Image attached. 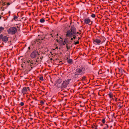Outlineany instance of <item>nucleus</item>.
<instances>
[{
  "label": "nucleus",
  "instance_id": "f257e3e1",
  "mask_svg": "<svg viewBox=\"0 0 129 129\" xmlns=\"http://www.w3.org/2000/svg\"><path fill=\"white\" fill-rule=\"evenodd\" d=\"M76 35V28L72 26L70 29L67 31L66 36L67 37L72 38L73 36H75Z\"/></svg>",
  "mask_w": 129,
  "mask_h": 129
},
{
  "label": "nucleus",
  "instance_id": "f03ea898",
  "mask_svg": "<svg viewBox=\"0 0 129 129\" xmlns=\"http://www.w3.org/2000/svg\"><path fill=\"white\" fill-rule=\"evenodd\" d=\"M105 38L103 37H99L96 38L93 40L94 44L96 45H100L103 43L105 41Z\"/></svg>",
  "mask_w": 129,
  "mask_h": 129
},
{
  "label": "nucleus",
  "instance_id": "7ed1b4c3",
  "mask_svg": "<svg viewBox=\"0 0 129 129\" xmlns=\"http://www.w3.org/2000/svg\"><path fill=\"white\" fill-rule=\"evenodd\" d=\"M17 30V28L13 27H10L8 30V33L9 34L13 35L15 34Z\"/></svg>",
  "mask_w": 129,
  "mask_h": 129
},
{
  "label": "nucleus",
  "instance_id": "20e7f679",
  "mask_svg": "<svg viewBox=\"0 0 129 129\" xmlns=\"http://www.w3.org/2000/svg\"><path fill=\"white\" fill-rule=\"evenodd\" d=\"M63 74V73H60L59 78L57 79L55 82V85L58 87H60V83L62 81L61 78L60 76H61V77H62V75Z\"/></svg>",
  "mask_w": 129,
  "mask_h": 129
},
{
  "label": "nucleus",
  "instance_id": "39448f33",
  "mask_svg": "<svg viewBox=\"0 0 129 129\" xmlns=\"http://www.w3.org/2000/svg\"><path fill=\"white\" fill-rule=\"evenodd\" d=\"M27 62L28 64H29V66L31 67V68H33L32 66H35L36 64H37L38 61L37 60L34 61H30L29 60Z\"/></svg>",
  "mask_w": 129,
  "mask_h": 129
},
{
  "label": "nucleus",
  "instance_id": "423d86ee",
  "mask_svg": "<svg viewBox=\"0 0 129 129\" xmlns=\"http://www.w3.org/2000/svg\"><path fill=\"white\" fill-rule=\"evenodd\" d=\"M39 55L38 51L36 50H34L31 53L30 55V56L32 58H35L38 55Z\"/></svg>",
  "mask_w": 129,
  "mask_h": 129
},
{
  "label": "nucleus",
  "instance_id": "0eeeda50",
  "mask_svg": "<svg viewBox=\"0 0 129 129\" xmlns=\"http://www.w3.org/2000/svg\"><path fill=\"white\" fill-rule=\"evenodd\" d=\"M70 80L68 79L67 80L64 81L63 83L61 84L62 86L64 87H66L69 84Z\"/></svg>",
  "mask_w": 129,
  "mask_h": 129
},
{
  "label": "nucleus",
  "instance_id": "6e6552de",
  "mask_svg": "<svg viewBox=\"0 0 129 129\" xmlns=\"http://www.w3.org/2000/svg\"><path fill=\"white\" fill-rule=\"evenodd\" d=\"M62 44L63 45H64L65 44H66V45L67 44H69L70 42V41L68 38H66L64 39V41H62Z\"/></svg>",
  "mask_w": 129,
  "mask_h": 129
},
{
  "label": "nucleus",
  "instance_id": "1a4fd4ad",
  "mask_svg": "<svg viewBox=\"0 0 129 129\" xmlns=\"http://www.w3.org/2000/svg\"><path fill=\"white\" fill-rule=\"evenodd\" d=\"M29 87H23V88L22 92L24 94H25L26 93L28 90H29Z\"/></svg>",
  "mask_w": 129,
  "mask_h": 129
},
{
  "label": "nucleus",
  "instance_id": "9d476101",
  "mask_svg": "<svg viewBox=\"0 0 129 129\" xmlns=\"http://www.w3.org/2000/svg\"><path fill=\"white\" fill-rule=\"evenodd\" d=\"M8 37L7 36H3L2 40V41L5 43H6L8 41Z\"/></svg>",
  "mask_w": 129,
  "mask_h": 129
},
{
  "label": "nucleus",
  "instance_id": "9b49d317",
  "mask_svg": "<svg viewBox=\"0 0 129 129\" xmlns=\"http://www.w3.org/2000/svg\"><path fill=\"white\" fill-rule=\"evenodd\" d=\"M84 22L86 24H88L91 22L90 19L89 18L85 19L84 20Z\"/></svg>",
  "mask_w": 129,
  "mask_h": 129
},
{
  "label": "nucleus",
  "instance_id": "f8f14e48",
  "mask_svg": "<svg viewBox=\"0 0 129 129\" xmlns=\"http://www.w3.org/2000/svg\"><path fill=\"white\" fill-rule=\"evenodd\" d=\"M73 60L71 59H69L67 61L68 63L69 64H72L73 62Z\"/></svg>",
  "mask_w": 129,
  "mask_h": 129
},
{
  "label": "nucleus",
  "instance_id": "ddd939ff",
  "mask_svg": "<svg viewBox=\"0 0 129 129\" xmlns=\"http://www.w3.org/2000/svg\"><path fill=\"white\" fill-rule=\"evenodd\" d=\"M45 20L44 19L42 18L40 20V21L41 22L43 23L45 22Z\"/></svg>",
  "mask_w": 129,
  "mask_h": 129
},
{
  "label": "nucleus",
  "instance_id": "4468645a",
  "mask_svg": "<svg viewBox=\"0 0 129 129\" xmlns=\"http://www.w3.org/2000/svg\"><path fill=\"white\" fill-rule=\"evenodd\" d=\"M4 29V27L2 26H0V32H2Z\"/></svg>",
  "mask_w": 129,
  "mask_h": 129
},
{
  "label": "nucleus",
  "instance_id": "2eb2a0df",
  "mask_svg": "<svg viewBox=\"0 0 129 129\" xmlns=\"http://www.w3.org/2000/svg\"><path fill=\"white\" fill-rule=\"evenodd\" d=\"M82 68H80L78 69H77V72L78 73H81L82 72Z\"/></svg>",
  "mask_w": 129,
  "mask_h": 129
},
{
  "label": "nucleus",
  "instance_id": "dca6fc26",
  "mask_svg": "<svg viewBox=\"0 0 129 129\" xmlns=\"http://www.w3.org/2000/svg\"><path fill=\"white\" fill-rule=\"evenodd\" d=\"M35 43H36V42H39L40 43H41V40L40 39H36V41H35Z\"/></svg>",
  "mask_w": 129,
  "mask_h": 129
},
{
  "label": "nucleus",
  "instance_id": "f3484780",
  "mask_svg": "<svg viewBox=\"0 0 129 129\" xmlns=\"http://www.w3.org/2000/svg\"><path fill=\"white\" fill-rule=\"evenodd\" d=\"M109 95L110 98H111L112 97V95L111 93H109Z\"/></svg>",
  "mask_w": 129,
  "mask_h": 129
},
{
  "label": "nucleus",
  "instance_id": "a211bd4d",
  "mask_svg": "<svg viewBox=\"0 0 129 129\" xmlns=\"http://www.w3.org/2000/svg\"><path fill=\"white\" fill-rule=\"evenodd\" d=\"M18 17L16 16L15 15L14 16L13 19L14 20L16 21V19H17Z\"/></svg>",
  "mask_w": 129,
  "mask_h": 129
},
{
  "label": "nucleus",
  "instance_id": "6ab92c4d",
  "mask_svg": "<svg viewBox=\"0 0 129 129\" xmlns=\"http://www.w3.org/2000/svg\"><path fill=\"white\" fill-rule=\"evenodd\" d=\"M66 47L68 50L70 48V46H69L68 44L66 45Z\"/></svg>",
  "mask_w": 129,
  "mask_h": 129
},
{
  "label": "nucleus",
  "instance_id": "aec40b11",
  "mask_svg": "<svg viewBox=\"0 0 129 129\" xmlns=\"http://www.w3.org/2000/svg\"><path fill=\"white\" fill-rule=\"evenodd\" d=\"M3 35L2 34H1L0 35V40L1 39H3Z\"/></svg>",
  "mask_w": 129,
  "mask_h": 129
},
{
  "label": "nucleus",
  "instance_id": "412c9836",
  "mask_svg": "<svg viewBox=\"0 0 129 129\" xmlns=\"http://www.w3.org/2000/svg\"><path fill=\"white\" fill-rule=\"evenodd\" d=\"M91 16L92 18H94L95 16V15L94 14H92L91 15Z\"/></svg>",
  "mask_w": 129,
  "mask_h": 129
},
{
  "label": "nucleus",
  "instance_id": "4be33fe9",
  "mask_svg": "<svg viewBox=\"0 0 129 129\" xmlns=\"http://www.w3.org/2000/svg\"><path fill=\"white\" fill-rule=\"evenodd\" d=\"M39 79L41 81H42L43 80V78L42 77H40L39 78Z\"/></svg>",
  "mask_w": 129,
  "mask_h": 129
},
{
  "label": "nucleus",
  "instance_id": "5701e85b",
  "mask_svg": "<svg viewBox=\"0 0 129 129\" xmlns=\"http://www.w3.org/2000/svg\"><path fill=\"white\" fill-rule=\"evenodd\" d=\"M20 105L21 106H23L24 105V103L22 102H21L20 103Z\"/></svg>",
  "mask_w": 129,
  "mask_h": 129
},
{
  "label": "nucleus",
  "instance_id": "b1692460",
  "mask_svg": "<svg viewBox=\"0 0 129 129\" xmlns=\"http://www.w3.org/2000/svg\"><path fill=\"white\" fill-rule=\"evenodd\" d=\"M79 43V42L78 41H77L74 43V44L75 45L78 44Z\"/></svg>",
  "mask_w": 129,
  "mask_h": 129
},
{
  "label": "nucleus",
  "instance_id": "393cba45",
  "mask_svg": "<svg viewBox=\"0 0 129 129\" xmlns=\"http://www.w3.org/2000/svg\"><path fill=\"white\" fill-rule=\"evenodd\" d=\"M93 128H94V129H98V128L96 126H95L94 125V126L93 127Z\"/></svg>",
  "mask_w": 129,
  "mask_h": 129
},
{
  "label": "nucleus",
  "instance_id": "a878e982",
  "mask_svg": "<svg viewBox=\"0 0 129 129\" xmlns=\"http://www.w3.org/2000/svg\"><path fill=\"white\" fill-rule=\"evenodd\" d=\"M102 122L103 123H104L105 122V119H103L102 120Z\"/></svg>",
  "mask_w": 129,
  "mask_h": 129
},
{
  "label": "nucleus",
  "instance_id": "bb28decb",
  "mask_svg": "<svg viewBox=\"0 0 129 129\" xmlns=\"http://www.w3.org/2000/svg\"><path fill=\"white\" fill-rule=\"evenodd\" d=\"M6 5L5 3H3L2 4V6H4Z\"/></svg>",
  "mask_w": 129,
  "mask_h": 129
},
{
  "label": "nucleus",
  "instance_id": "cd10ccee",
  "mask_svg": "<svg viewBox=\"0 0 129 129\" xmlns=\"http://www.w3.org/2000/svg\"><path fill=\"white\" fill-rule=\"evenodd\" d=\"M12 3H7V4L8 6H9L10 5V4H11Z\"/></svg>",
  "mask_w": 129,
  "mask_h": 129
},
{
  "label": "nucleus",
  "instance_id": "c85d7f7f",
  "mask_svg": "<svg viewBox=\"0 0 129 129\" xmlns=\"http://www.w3.org/2000/svg\"><path fill=\"white\" fill-rule=\"evenodd\" d=\"M73 39H76V36H73Z\"/></svg>",
  "mask_w": 129,
  "mask_h": 129
},
{
  "label": "nucleus",
  "instance_id": "c756f323",
  "mask_svg": "<svg viewBox=\"0 0 129 129\" xmlns=\"http://www.w3.org/2000/svg\"><path fill=\"white\" fill-rule=\"evenodd\" d=\"M58 36V34H57V35H55V37H57V36Z\"/></svg>",
  "mask_w": 129,
  "mask_h": 129
},
{
  "label": "nucleus",
  "instance_id": "7c9ffc66",
  "mask_svg": "<svg viewBox=\"0 0 129 129\" xmlns=\"http://www.w3.org/2000/svg\"><path fill=\"white\" fill-rule=\"evenodd\" d=\"M73 38H71V40L72 41V40L73 39Z\"/></svg>",
  "mask_w": 129,
  "mask_h": 129
},
{
  "label": "nucleus",
  "instance_id": "2f4dec72",
  "mask_svg": "<svg viewBox=\"0 0 129 129\" xmlns=\"http://www.w3.org/2000/svg\"><path fill=\"white\" fill-rule=\"evenodd\" d=\"M51 36L53 37V38L54 37H55V36Z\"/></svg>",
  "mask_w": 129,
  "mask_h": 129
},
{
  "label": "nucleus",
  "instance_id": "473e14b6",
  "mask_svg": "<svg viewBox=\"0 0 129 129\" xmlns=\"http://www.w3.org/2000/svg\"><path fill=\"white\" fill-rule=\"evenodd\" d=\"M76 34H79L78 32H76Z\"/></svg>",
  "mask_w": 129,
  "mask_h": 129
},
{
  "label": "nucleus",
  "instance_id": "72a5a7b5",
  "mask_svg": "<svg viewBox=\"0 0 129 129\" xmlns=\"http://www.w3.org/2000/svg\"><path fill=\"white\" fill-rule=\"evenodd\" d=\"M55 49H58V47H56L55 48Z\"/></svg>",
  "mask_w": 129,
  "mask_h": 129
},
{
  "label": "nucleus",
  "instance_id": "f704fd0d",
  "mask_svg": "<svg viewBox=\"0 0 129 129\" xmlns=\"http://www.w3.org/2000/svg\"><path fill=\"white\" fill-rule=\"evenodd\" d=\"M83 79H85V77H83Z\"/></svg>",
  "mask_w": 129,
  "mask_h": 129
},
{
  "label": "nucleus",
  "instance_id": "c9c22d12",
  "mask_svg": "<svg viewBox=\"0 0 129 129\" xmlns=\"http://www.w3.org/2000/svg\"><path fill=\"white\" fill-rule=\"evenodd\" d=\"M107 127H108V125H107Z\"/></svg>",
  "mask_w": 129,
  "mask_h": 129
},
{
  "label": "nucleus",
  "instance_id": "e433bc0d",
  "mask_svg": "<svg viewBox=\"0 0 129 129\" xmlns=\"http://www.w3.org/2000/svg\"><path fill=\"white\" fill-rule=\"evenodd\" d=\"M57 75H58L59 76V74H57Z\"/></svg>",
  "mask_w": 129,
  "mask_h": 129
},
{
  "label": "nucleus",
  "instance_id": "4c0bfd02",
  "mask_svg": "<svg viewBox=\"0 0 129 129\" xmlns=\"http://www.w3.org/2000/svg\"><path fill=\"white\" fill-rule=\"evenodd\" d=\"M9 13H10V11H9Z\"/></svg>",
  "mask_w": 129,
  "mask_h": 129
},
{
  "label": "nucleus",
  "instance_id": "58836bf2",
  "mask_svg": "<svg viewBox=\"0 0 129 129\" xmlns=\"http://www.w3.org/2000/svg\"><path fill=\"white\" fill-rule=\"evenodd\" d=\"M1 16H0V19H1Z\"/></svg>",
  "mask_w": 129,
  "mask_h": 129
},
{
  "label": "nucleus",
  "instance_id": "ea45409f",
  "mask_svg": "<svg viewBox=\"0 0 129 129\" xmlns=\"http://www.w3.org/2000/svg\"><path fill=\"white\" fill-rule=\"evenodd\" d=\"M109 70L108 69V70H107V71H108Z\"/></svg>",
  "mask_w": 129,
  "mask_h": 129
},
{
  "label": "nucleus",
  "instance_id": "a19ab883",
  "mask_svg": "<svg viewBox=\"0 0 129 129\" xmlns=\"http://www.w3.org/2000/svg\"><path fill=\"white\" fill-rule=\"evenodd\" d=\"M52 75H56V74H52Z\"/></svg>",
  "mask_w": 129,
  "mask_h": 129
},
{
  "label": "nucleus",
  "instance_id": "79ce46f5",
  "mask_svg": "<svg viewBox=\"0 0 129 129\" xmlns=\"http://www.w3.org/2000/svg\"><path fill=\"white\" fill-rule=\"evenodd\" d=\"M28 48H29V49H30V47H29Z\"/></svg>",
  "mask_w": 129,
  "mask_h": 129
},
{
  "label": "nucleus",
  "instance_id": "37998d69",
  "mask_svg": "<svg viewBox=\"0 0 129 129\" xmlns=\"http://www.w3.org/2000/svg\"><path fill=\"white\" fill-rule=\"evenodd\" d=\"M42 103H44V102H42Z\"/></svg>",
  "mask_w": 129,
  "mask_h": 129
},
{
  "label": "nucleus",
  "instance_id": "c03bdc74",
  "mask_svg": "<svg viewBox=\"0 0 129 129\" xmlns=\"http://www.w3.org/2000/svg\"><path fill=\"white\" fill-rule=\"evenodd\" d=\"M42 103H44V102H42Z\"/></svg>",
  "mask_w": 129,
  "mask_h": 129
},
{
  "label": "nucleus",
  "instance_id": "a18cd8bd",
  "mask_svg": "<svg viewBox=\"0 0 129 129\" xmlns=\"http://www.w3.org/2000/svg\"><path fill=\"white\" fill-rule=\"evenodd\" d=\"M42 103H44V102H42Z\"/></svg>",
  "mask_w": 129,
  "mask_h": 129
}]
</instances>
